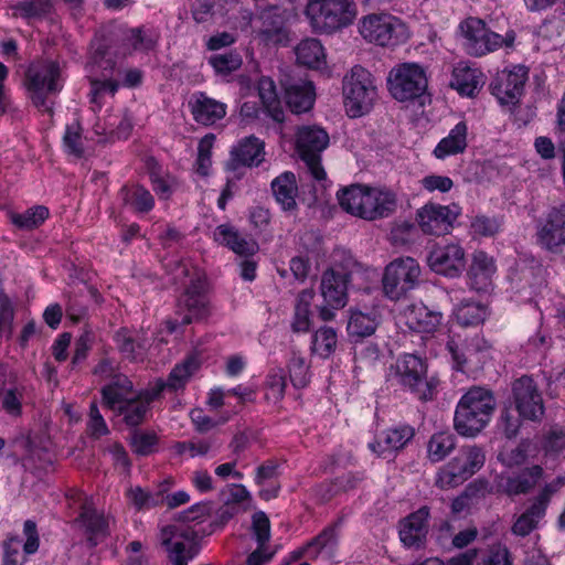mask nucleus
<instances>
[{
  "label": "nucleus",
  "instance_id": "nucleus-1",
  "mask_svg": "<svg viewBox=\"0 0 565 565\" xmlns=\"http://www.w3.org/2000/svg\"><path fill=\"white\" fill-rule=\"evenodd\" d=\"M254 0H201L193 9L196 22H213L227 25L231 31H221L205 39L210 51L228 47L237 40L238 32H245L252 24L250 8Z\"/></svg>",
  "mask_w": 565,
  "mask_h": 565
},
{
  "label": "nucleus",
  "instance_id": "nucleus-2",
  "mask_svg": "<svg viewBox=\"0 0 565 565\" xmlns=\"http://www.w3.org/2000/svg\"><path fill=\"white\" fill-rule=\"evenodd\" d=\"M163 391V381L157 380L150 383L145 392L137 395L132 391L130 380L118 374L114 376L110 384L103 388L102 393L105 406L117 414L124 415L125 422L135 426L145 418L150 402L158 398Z\"/></svg>",
  "mask_w": 565,
  "mask_h": 565
},
{
  "label": "nucleus",
  "instance_id": "nucleus-3",
  "mask_svg": "<svg viewBox=\"0 0 565 565\" xmlns=\"http://www.w3.org/2000/svg\"><path fill=\"white\" fill-rule=\"evenodd\" d=\"M497 401L493 393L482 386L469 388L458 401L454 428L462 437H477L491 422Z\"/></svg>",
  "mask_w": 565,
  "mask_h": 565
},
{
  "label": "nucleus",
  "instance_id": "nucleus-4",
  "mask_svg": "<svg viewBox=\"0 0 565 565\" xmlns=\"http://www.w3.org/2000/svg\"><path fill=\"white\" fill-rule=\"evenodd\" d=\"M340 206L353 216L374 221L386 217L396 209V195L391 190L353 184L338 192Z\"/></svg>",
  "mask_w": 565,
  "mask_h": 565
},
{
  "label": "nucleus",
  "instance_id": "nucleus-5",
  "mask_svg": "<svg viewBox=\"0 0 565 565\" xmlns=\"http://www.w3.org/2000/svg\"><path fill=\"white\" fill-rule=\"evenodd\" d=\"M205 514V507L195 504L184 511L175 523L161 530V543L166 547L172 565H188L193 558V546L198 537L196 524Z\"/></svg>",
  "mask_w": 565,
  "mask_h": 565
},
{
  "label": "nucleus",
  "instance_id": "nucleus-6",
  "mask_svg": "<svg viewBox=\"0 0 565 565\" xmlns=\"http://www.w3.org/2000/svg\"><path fill=\"white\" fill-rule=\"evenodd\" d=\"M362 39L382 47H395L408 41L411 30L406 22L391 13H370L359 21Z\"/></svg>",
  "mask_w": 565,
  "mask_h": 565
},
{
  "label": "nucleus",
  "instance_id": "nucleus-7",
  "mask_svg": "<svg viewBox=\"0 0 565 565\" xmlns=\"http://www.w3.org/2000/svg\"><path fill=\"white\" fill-rule=\"evenodd\" d=\"M342 89L344 108L351 118L370 113L379 97L373 75L360 65L353 66L345 74Z\"/></svg>",
  "mask_w": 565,
  "mask_h": 565
},
{
  "label": "nucleus",
  "instance_id": "nucleus-8",
  "mask_svg": "<svg viewBox=\"0 0 565 565\" xmlns=\"http://www.w3.org/2000/svg\"><path fill=\"white\" fill-rule=\"evenodd\" d=\"M387 379L415 393L420 399L431 397L434 382L427 379V362L416 354H401L390 366Z\"/></svg>",
  "mask_w": 565,
  "mask_h": 565
},
{
  "label": "nucleus",
  "instance_id": "nucleus-9",
  "mask_svg": "<svg viewBox=\"0 0 565 565\" xmlns=\"http://www.w3.org/2000/svg\"><path fill=\"white\" fill-rule=\"evenodd\" d=\"M351 258L342 266H332L323 273L320 284V294L323 305L318 307L319 317L323 321H331L335 318V311L342 309L348 302V285L350 281Z\"/></svg>",
  "mask_w": 565,
  "mask_h": 565
},
{
  "label": "nucleus",
  "instance_id": "nucleus-10",
  "mask_svg": "<svg viewBox=\"0 0 565 565\" xmlns=\"http://www.w3.org/2000/svg\"><path fill=\"white\" fill-rule=\"evenodd\" d=\"M459 39L466 52L472 56H483L500 47H511L515 35L508 32L504 36L492 32L477 18H468L459 24Z\"/></svg>",
  "mask_w": 565,
  "mask_h": 565
},
{
  "label": "nucleus",
  "instance_id": "nucleus-11",
  "mask_svg": "<svg viewBox=\"0 0 565 565\" xmlns=\"http://www.w3.org/2000/svg\"><path fill=\"white\" fill-rule=\"evenodd\" d=\"M422 268L413 257H398L390 262L383 271L382 290L391 300H399L420 284Z\"/></svg>",
  "mask_w": 565,
  "mask_h": 565
},
{
  "label": "nucleus",
  "instance_id": "nucleus-12",
  "mask_svg": "<svg viewBox=\"0 0 565 565\" xmlns=\"http://www.w3.org/2000/svg\"><path fill=\"white\" fill-rule=\"evenodd\" d=\"M387 86L391 95L398 102L422 98L428 89L427 71L414 62L398 64L391 70Z\"/></svg>",
  "mask_w": 565,
  "mask_h": 565
},
{
  "label": "nucleus",
  "instance_id": "nucleus-13",
  "mask_svg": "<svg viewBox=\"0 0 565 565\" xmlns=\"http://www.w3.org/2000/svg\"><path fill=\"white\" fill-rule=\"evenodd\" d=\"M25 87L36 107L49 109L46 97L62 88V74L58 63L43 61L31 64L26 72Z\"/></svg>",
  "mask_w": 565,
  "mask_h": 565
},
{
  "label": "nucleus",
  "instance_id": "nucleus-14",
  "mask_svg": "<svg viewBox=\"0 0 565 565\" xmlns=\"http://www.w3.org/2000/svg\"><path fill=\"white\" fill-rule=\"evenodd\" d=\"M484 461L486 455L482 448L478 446L463 447L452 460L439 470L436 484L441 489L457 487L480 470Z\"/></svg>",
  "mask_w": 565,
  "mask_h": 565
},
{
  "label": "nucleus",
  "instance_id": "nucleus-15",
  "mask_svg": "<svg viewBox=\"0 0 565 565\" xmlns=\"http://www.w3.org/2000/svg\"><path fill=\"white\" fill-rule=\"evenodd\" d=\"M328 132L319 126H302L296 134V150L306 163L311 175L322 181L326 179V171L321 166V153L329 146Z\"/></svg>",
  "mask_w": 565,
  "mask_h": 565
},
{
  "label": "nucleus",
  "instance_id": "nucleus-16",
  "mask_svg": "<svg viewBox=\"0 0 565 565\" xmlns=\"http://www.w3.org/2000/svg\"><path fill=\"white\" fill-rule=\"evenodd\" d=\"M454 365L458 371L475 374L491 358V347L479 335L458 344L455 340L447 343Z\"/></svg>",
  "mask_w": 565,
  "mask_h": 565
},
{
  "label": "nucleus",
  "instance_id": "nucleus-17",
  "mask_svg": "<svg viewBox=\"0 0 565 565\" xmlns=\"http://www.w3.org/2000/svg\"><path fill=\"white\" fill-rule=\"evenodd\" d=\"M113 66L114 63L110 60H106V52L96 49L92 62L88 64L90 81L89 100L94 113L100 110L106 97H113L119 87V83L110 78L108 74H97L98 68L107 72Z\"/></svg>",
  "mask_w": 565,
  "mask_h": 565
},
{
  "label": "nucleus",
  "instance_id": "nucleus-18",
  "mask_svg": "<svg viewBox=\"0 0 565 565\" xmlns=\"http://www.w3.org/2000/svg\"><path fill=\"white\" fill-rule=\"evenodd\" d=\"M427 262L433 271L458 277L466 266V253L459 243L437 244L430 250Z\"/></svg>",
  "mask_w": 565,
  "mask_h": 565
},
{
  "label": "nucleus",
  "instance_id": "nucleus-19",
  "mask_svg": "<svg viewBox=\"0 0 565 565\" xmlns=\"http://www.w3.org/2000/svg\"><path fill=\"white\" fill-rule=\"evenodd\" d=\"M512 391L513 402L520 417L537 420L543 416V398L532 377H520L513 383Z\"/></svg>",
  "mask_w": 565,
  "mask_h": 565
},
{
  "label": "nucleus",
  "instance_id": "nucleus-20",
  "mask_svg": "<svg viewBox=\"0 0 565 565\" xmlns=\"http://www.w3.org/2000/svg\"><path fill=\"white\" fill-rule=\"evenodd\" d=\"M459 214L460 207L456 204L427 203L418 210L417 222L424 233L440 235L449 231Z\"/></svg>",
  "mask_w": 565,
  "mask_h": 565
},
{
  "label": "nucleus",
  "instance_id": "nucleus-21",
  "mask_svg": "<svg viewBox=\"0 0 565 565\" xmlns=\"http://www.w3.org/2000/svg\"><path fill=\"white\" fill-rule=\"evenodd\" d=\"M543 478V468L539 465L525 467L518 472L504 471L495 478L498 492L509 495L526 493Z\"/></svg>",
  "mask_w": 565,
  "mask_h": 565
},
{
  "label": "nucleus",
  "instance_id": "nucleus-22",
  "mask_svg": "<svg viewBox=\"0 0 565 565\" xmlns=\"http://www.w3.org/2000/svg\"><path fill=\"white\" fill-rule=\"evenodd\" d=\"M537 242L552 254H559L565 246V205L553 209L537 230Z\"/></svg>",
  "mask_w": 565,
  "mask_h": 565
},
{
  "label": "nucleus",
  "instance_id": "nucleus-23",
  "mask_svg": "<svg viewBox=\"0 0 565 565\" xmlns=\"http://www.w3.org/2000/svg\"><path fill=\"white\" fill-rule=\"evenodd\" d=\"M290 13H280L277 7H270L262 15V26L257 29V34L262 41L268 45H287L290 41V33L286 22Z\"/></svg>",
  "mask_w": 565,
  "mask_h": 565
},
{
  "label": "nucleus",
  "instance_id": "nucleus-24",
  "mask_svg": "<svg viewBox=\"0 0 565 565\" xmlns=\"http://www.w3.org/2000/svg\"><path fill=\"white\" fill-rule=\"evenodd\" d=\"M398 319L413 331L434 333L441 326L443 313L429 309L423 302H414L399 313Z\"/></svg>",
  "mask_w": 565,
  "mask_h": 565
},
{
  "label": "nucleus",
  "instance_id": "nucleus-25",
  "mask_svg": "<svg viewBox=\"0 0 565 565\" xmlns=\"http://www.w3.org/2000/svg\"><path fill=\"white\" fill-rule=\"evenodd\" d=\"M527 78V71L524 66L516 65L504 70L499 83L494 87V95L502 105H513L519 102L523 94L524 84Z\"/></svg>",
  "mask_w": 565,
  "mask_h": 565
},
{
  "label": "nucleus",
  "instance_id": "nucleus-26",
  "mask_svg": "<svg viewBox=\"0 0 565 565\" xmlns=\"http://www.w3.org/2000/svg\"><path fill=\"white\" fill-rule=\"evenodd\" d=\"M429 510L423 507L399 522V539L406 547H419L428 533Z\"/></svg>",
  "mask_w": 565,
  "mask_h": 565
},
{
  "label": "nucleus",
  "instance_id": "nucleus-27",
  "mask_svg": "<svg viewBox=\"0 0 565 565\" xmlns=\"http://www.w3.org/2000/svg\"><path fill=\"white\" fill-rule=\"evenodd\" d=\"M497 274L495 260L483 250H476L472 254L471 264L468 269V280L472 289L487 291L492 286Z\"/></svg>",
  "mask_w": 565,
  "mask_h": 565
},
{
  "label": "nucleus",
  "instance_id": "nucleus-28",
  "mask_svg": "<svg viewBox=\"0 0 565 565\" xmlns=\"http://www.w3.org/2000/svg\"><path fill=\"white\" fill-rule=\"evenodd\" d=\"M77 525L92 546L103 542L108 534V520L87 499L82 505Z\"/></svg>",
  "mask_w": 565,
  "mask_h": 565
},
{
  "label": "nucleus",
  "instance_id": "nucleus-29",
  "mask_svg": "<svg viewBox=\"0 0 565 565\" xmlns=\"http://www.w3.org/2000/svg\"><path fill=\"white\" fill-rule=\"evenodd\" d=\"M265 157V142L255 136L239 139L231 149V161L235 166L258 167Z\"/></svg>",
  "mask_w": 565,
  "mask_h": 565
},
{
  "label": "nucleus",
  "instance_id": "nucleus-30",
  "mask_svg": "<svg viewBox=\"0 0 565 565\" xmlns=\"http://www.w3.org/2000/svg\"><path fill=\"white\" fill-rule=\"evenodd\" d=\"M483 74L468 62H458L451 73L449 85L461 96L472 97L483 86Z\"/></svg>",
  "mask_w": 565,
  "mask_h": 565
},
{
  "label": "nucleus",
  "instance_id": "nucleus-31",
  "mask_svg": "<svg viewBox=\"0 0 565 565\" xmlns=\"http://www.w3.org/2000/svg\"><path fill=\"white\" fill-rule=\"evenodd\" d=\"M297 64L309 70L326 72L328 70L327 52L318 39L301 40L294 49Z\"/></svg>",
  "mask_w": 565,
  "mask_h": 565
},
{
  "label": "nucleus",
  "instance_id": "nucleus-32",
  "mask_svg": "<svg viewBox=\"0 0 565 565\" xmlns=\"http://www.w3.org/2000/svg\"><path fill=\"white\" fill-rule=\"evenodd\" d=\"M131 128V119L127 115L117 114H108L103 119L97 118L92 127L98 142L115 138L125 139L129 136Z\"/></svg>",
  "mask_w": 565,
  "mask_h": 565
},
{
  "label": "nucleus",
  "instance_id": "nucleus-33",
  "mask_svg": "<svg viewBox=\"0 0 565 565\" xmlns=\"http://www.w3.org/2000/svg\"><path fill=\"white\" fill-rule=\"evenodd\" d=\"M194 119L203 125H213L226 115V105L206 96L204 93L193 94L190 100Z\"/></svg>",
  "mask_w": 565,
  "mask_h": 565
},
{
  "label": "nucleus",
  "instance_id": "nucleus-34",
  "mask_svg": "<svg viewBox=\"0 0 565 565\" xmlns=\"http://www.w3.org/2000/svg\"><path fill=\"white\" fill-rule=\"evenodd\" d=\"M379 321L380 316L374 308L367 310L351 308L347 324L348 334L355 341L370 337L375 332Z\"/></svg>",
  "mask_w": 565,
  "mask_h": 565
},
{
  "label": "nucleus",
  "instance_id": "nucleus-35",
  "mask_svg": "<svg viewBox=\"0 0 565 565\" xmlns=\"http://www.w3.org/2000/svg\"><path fill=\"white\" fill-rule=\"evenodd\" d=\"M468 126L465 121H459L450 129L433 150V154L438 160H445L448 157L465 152L468 146Z\"/></svg>",
  "mask_w": 565,
  "mask_h": 565
},
{
  "label": "nucleus",
  "instance_id": "nucleus-36",
  "mask_svg": "<svg viewBox=\"0 0 565 565\" xmlns=\"http://www.w3.org/2000/svg\"><path fill=\"white\" fill-rule=\"evenodd\" d=\"M316 92L309 81L299 79L285 86V99L291 111L300 114L313 106Z\"/></svg>",
  "mask_w": 565,
  "mask_h": 565
},
{
  "label": "nucleus",
  "instance_id": "nucleus-37",
  "mask_svg": "<svg viewBox=\"0 0 565 565\" xmlns=\"http://www.w3.org/2000/svg\"><path fill=\"white\" fill-rule=\"evenodd\" d=\"M213 238L216 243L227 246L241 256L254 255L258 250V244L254 239L242 237L237 231L226 224L220 225L214 230Z\"/></svg>",
  "mask_w": 565,
  "mask_h": 565
},
{
  "label": "nucleus",
  "instance_id": "nucleus-38",
  "mask_svg": "<svg viewBox=\"0 0 565 565\" xmlns=\"http://www.w3.org/2000/svg\"><path fill=\"white\" fill-rule=\"evenodd\" d=\"M180 309L185 311L182 318V323L184 324L206 317L209 313L207 300L202 292L200 280L183 295L180 301Z\"/></svg>",
  "mask_w": 565,
  "mask_h": 565
},
{
  "label": "nucleus",
  "instance_id": "nucleus-39",
  "mask_svg": "<svg viewBox=\"0 0 565 565\" xmlns=\"http://www.w3.org/2000/svg\"><path fill=\"white\" fill-rule=\"evenodd\" d=\"M337 541L334 529H327L305 547L292 552L294 559L305 556L308 558L322 557L329 559L333 556V550Z\"/></svg>",
  "mask_w": 565,
  "mask_h": 565
},
{
  "label": "nucleus",
  "instance_id": "nucleus-40",
  "mask_svg": "<svg viewBox=\"0 0 565 565\" xmlns=\"http://www.w3.org/2000/svg\"><path fill=\"white\" fill-rule=\"evenodd\" d=\"M271 190L277 203L284 211L296 209L298 186L292 172H284L271 181Z\"/></svg>",
  "mask_w": 565,
  "mask_h": 565
},
{
  "label": "nucleus",
  "instance_id": "nucleus-41",
  "mask_svg": "<svg viewBox=\"0 0 565 565\" xmlns=\"http://www.w3.org/2000/svg\"><path fill=\"white\" fill-rule=\"evenodd\" d=\"M356 14L354 0H329V34L352 24Z\"/></svg>",
  "mask_w": 565,
  "mask_h": 565
},
{
  "label": "nucleus",
  "instance_id": "nucleus-42",
  "mask_svg": "<svg viewBox=\"0 0 565 565\" xmlns=\"http://www.w3.org/2000/svg\"><path fill=\"white\" fill-rule=\"evenodd\" d=\"M452 316L461 326H477L486 320L488 308L480 301L465 298L455 305Z\"/></svg>",
  "mask_w": 565,
  "mask_h": 565
},
{
  "label": "nucleus",
  "instance_id": "nucleus-43",
  "mask_svg": "<svg viewBox=\"0 0 565 565\" xmlns=\"http://www.w3.org/2000/svg\"><path fill=\"white\" fill-rule=\"evenodd\" d=\"M201 360L196 353L189 355L182 363L177 364L164 383V391L183 388L189 380L199 371Z\"/></svg>",
  "mask_w": 565,
  "mask_h": 565
},
{
  "label": "nucleus",
  "instance_id": "nucleus-44",
  "mask_svg": "<svg viewBox=\"0 0 565 565\" xmlns=\"http://www.w3.org/2000/svg\"><path fill=\"white\" fill-rule=\"evenodd\" d=\"M303 15L313 32L329 34V0H307Z\"/></svg>",
  "mask_w": 565,
  "mask_h": 565
},
{
  "label": "nucleus",
  "instance_id": "nucleus-45",
  "mask_svg": "<svg viewBox=\"0 0 565 565\" xmlns=\"http://www.w3.org/2000/svg\"><path fill=\"white\" fill-rule=\"evenodd\" d=\"M315 298L313 289H306L298 295L295 315L291 321L294 332H307L311 326L310 307Z\"/></svg>",
  "mask_w": 565,
  "mask_h": 565
},
{
  "label": "nucleus",
  "instance_id": "nucleus-46",
  "mask_svg": "<svg viewBox=\"0 0 565 565\" xmlns=\"http://www.w3.org/2000/svg\"><path fill=\"white\" fill-rule=\"evenodd\" d=\"M258 95L267 111L275 121L284 120L281 103L277 97L275 83L269 77H263L258 82Z\"/></svg>",
  "mask_w": 565,
  "mask_h": 565
},
{
  "label": "nucleus",
  "instance_id": "nucleus-47",
  "mask_svg": "<svg viewBox=\"0 0 565 565\" xmlns=\"http://www.w3.org/2000/svg\"><path fill=\"white\" fill-rule=\"evenodd\" d=\"M338 334L331 327H321L313 334L311 340V352L320 358H329L335 350Z\"/></svg>",
  "mask_w": 565,
  "mask_h": 565
},
{
  "label": "nucleus",
  "instance_id": "nucleus-48",
  "mask_svg": "<svg viewBox=\"0 0 565 565\" xmlns=\"http://www.w3.org/2000/svg\"><path fill=\"white\" fill-rule=\"evenodd\" d=\"M124 203L137 212H148L154 205L151 193L139 185L125 186L121 190Z\"/></svg>",
  "mask_w": 565,
  "mask_h": 565
},
{
  "label": "nucleus",
  "instance_id": "nucleus-49",
  "mask_svg": "<svg viewBox=\"0 0 565 565\" xmlns=\"http://www.w3.org/2000/svg\"><path fill=\"white\" fill-rule=\"evenodd\" d=\"M456 438L449 431H439L434 434L428 443V458L433 462H439L445 459L455 448Z\"/></svg>",
  "mask_w": 565,
  "mask_h": 565
},
{
  "label": "nucleus",
  "instance_id": "nucleus-50",
  "mask_svg": "<svg viewBox=\"0 0 565 565\" xmlns=\"http://www.w3.org/2000/svg\"><path fill=\"white\" fill-rule=\"evenodd\" d=\"M545 512L546 511L541 508L540 504L533 501L530 508L515 520L512 532L521 536L530 534L539 526Z\"/></svg>",
  "mask_w": 565,
  "mask_h": 565
},
{
  "label": "nucleus",
  "instance_id": "nucleus-51",
  "mask_svg": "<svg viewBox=\"0 0 565 565\" xmlns=\"http://www.w3.org/2000/svg\"><path fill=\"white\" fill-rule=\"evenodd\" d=\"M209 64L217 76L223 78L230 76L242 66V56L234 51L216 53L209 57Z\"/></svg>",
  "mask_w": 565,
  "mask_h": 565
},
{
  "label": "nucleus",
  "instance_id": "nucleus-52",
  "mask_svg": "<svg viewBox=\"0 0 565 565\" xmlns=\"http://www.w3.org/2000/svg\"><path fill=\"white\" fill-rule=\"evenodd\" d=\"M50 215L49 209L43 205L30 207L23 213H11V222L21 230H33L40 226Z\"/></svg>",
  "mask_w": 565,
  "mask_h": 565
},
{
  "label": "nucleus",
  "instance_id": "nucleus-53",
  "mask_svg": "<svg viewBox=\"0 0 565 565\" xmlns=\"http://www.w3.org/2000/svg\"><path fill=\"white\" fill-rule=\"evenodd\" d=\"M544 456L551 460H565V429L552 428L543 441Z\"/></svg>",
  "mask_w": 565,
  "mask_h": 565
},
{
  "label": "nucleus",
  "instance_id": "nucleus-54",
  "mask_svg": "<svg viewBox=\"0 0 565 565\" xmlns=\"http://www.w3.org/2000/svg\"><path fill=\"white\" fill-rule=\"evenodd\" d=\"M130 447L134 452L148 456L159 448V437L154 431L135 430L130 437Z\"/></svg>",
  "mask_w": 565,
  "mask_h": 565
},
{
  "label": "nucleus",
  "instance_id": "nucleus-55",
  "mask_svg": "<svg viewBox=\"0 0 565 565\" xmlns=\"http://www.w3.org/2000/svg\"><path fill=\"white\" fill-rule=\"evenodd\" d=\"M531 446L530 441L524 440L513 450L501 451L498 459L508 469L507 471L520 468L527 462Z\"/></svg>",
  "mask_w": 565,
  "mask_h": 565
},
{
  "label": "nucleus",
  "instance_id": "nucleus-56",
  "mask_svg": "<svg viewBox=\"0 0 565 565\" xmlns=\"http://www.w3.org/2000/svg\"><path fill=\"white\" fill-rule=\"evenodd\" d=\"M126 41L132 47V51L147 52L157 44L158 34L152 30L131 29L126 36Z\"/></svg>",
  "mask_w": 565,
  "mask_h": 565
},
{
  "label": "nucleus",
  "instance_id": "nucleus-57",
  "mask_svg": "<svg viewBox=\"0 0 565 565\" xmlns=\"http://www.w3.org/2000/svg\"><path fill=\"white\" fill-rule=\"evenodd\" d=\"M289 377L291 384L296 388H302L307 386L310 380L309 365L306 359L299 354H294L288 363Z\"/></svg>",
  "mask_w": 565,
  "mask_h": 565
},
{
  "label": "nucleus",
  "instance_id": "nucleus-58",
  "mask_svg": "<svg viewBox=\"0 0 565 565\" xmlns=\"http://www.w3.org/2000/svg\"><path fill=\"white\" fill-rule=\"evenodd\" d=\"M266 398L278 402L284 397L286 388V377L281 367H274L266 377Z\"/></svg>",
  "mask_w": 565,
  "mask_h": 565
},
{
  "label": "nucleus",
  "instance_id": "nucleus-59",
  "mask_svg": "<svg viewBox=\"0 0 565 565\" xmlns=\"http://www.w3.org/2000/svg\"><path fill=\"white\" fill-rule=\"evenodd\" d=\"M127 499L131 505L136 509H149L151 507H156L160 503H163V494L162 493H149L145 491L140 487H131L127 491Z\"/></svg>",
  "mask_w": 565,
  "mask_h": 565
},
{
  "label": "nucleus",
  "instance_id": "nucleus-60",
  "mask_svg": "<svg viewBox=\"0 0 565 565\" xmlns=\"http://www.w3.org/2000/svg\"><path fill=\"white\" fill-rule=\"evenodd\" d=\"M420 188L428 192V193H439V194H446L451 191L455 183L451 178L444 175V174H437V173H430L425 177H423L419 181Z\"/></svg>",
  "mask_w": 565,
  "mask_h": 565
},
{
  "label": "nucleus",
  "instance_id": "nucleus-61",
  "mask_svg": "<svg viewBox=\"0 0 565 565\" xmlns=\"http://www.w3.org/2000/svg\"><path fill=\"white\" fill-rule=\"evenodd\" d=\"M85 140L81 135V127L77 122H73L66 127L63 138L65 150L76 157L81 156L86 146Z\"/></svg>",
  "mask_w": 565,
  "mask_h": 565
},
{
  "label": "nucleus",
  "instance_id": "nucleus-62",
  "mask_svg": "<svg viewBox=\"0 0 565 565\" xmlns=\"http://www.w3.org/2000/svg\"><path fill=\"white\" fill-rule=\"evenodd\" d=\"M13 14L25 19L39 18L49 12L46 2H39L38 0H25L18 2L12 7Z\"/></svg>",
  "mask_w": 565,
  "mask_h": 565
},
{
  "label": "nucleus",
  "instance_id": "nucleus-63",
  "mask_svg": "<svg viewBox=\"0 0 565 565\" xmlns=\"http://www.w3.org/2000/svg\"><path fill=\"white\" fill-rule=\"evenodd\" d=\"M501 223L497 217L477 215L471 221V232L478 236H492L499 232Z\"/></svg>",
  "mask_w": 565,
  "mask_h": 565
},
{
  "label": "nucleus",
  "instance_id": "nucleus-64",
  "mask_svg": "<svg viewBox=\"0 0 565 565\" xmlns=\"http://www.w3.org/2000/svg\"><path fill=\"white\" fill-rule=\"evenodd\" d=\"M172 449L175 455L194 458L206 455L211 449V444L207 440L183 441L174 444Z\"/></svg>",
  "mask_w": 565,
  "mask_h": 565
}]
</instances>
